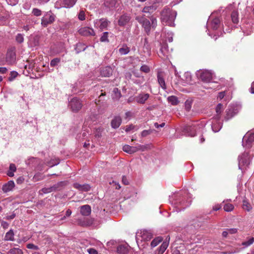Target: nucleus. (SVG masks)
<instances>
[{"label":"nucleus","instance_id":"bf43d9fd","mask_svg":"<svg viewBox=\"0 0 254 254\" xmlns=\"http://www.w3.org/2000/svg\"><path fill=\"white\" fill-rule=\"evenodd\" d=\"M27 248L28 249H33V250H36L38 249V246H35V245H34L33 244H27Z\"/></svg>","mask_w":254,"mask_h":254},{"label":"nucleus","instance_id":"c9c22d12","mask_svg":"<svg viewBox=\"0 0 254 254\" xmlns=\"http://www.w3.org/2000/svg\"><path fill=\"white\" fill-rule=\"evenodd\" d=\"M168 100L173 105H176L179 103L177 97L175 96L169 97Z\"/></svg>","mask_w":254,"mask_h":254},{"label":"nucleus","instance_id":"4c0bfd02","mask_svg":"<svg viewBox=\"0 0 254 254\" xmlns=\"http://www.w3.org/2000/svg\"><path fill=\"white\" fill-rule=\"evenodd\" d=\"M168 246V244L167 242H163L161 246L160 247L159 250V254H162L166 250Z\"/></svg>","mask_w":254,"mask_h":254},{"label":"nucleus","instance_id":"9b49d317","mask_svg":"<svg viewBox=\"0 0 254 254\" xmlns=\"http://www.w3.org/2000/svg\"><path fill=\"white\" fill-rule=\"evenodd\" d=\"M157 7L158 3L156 2H154L150 5H146L144 6L142 10V12L144 13H152L156 10Z\"/></svg>","mask_w":254,"mask_h":254},{"label":"nucleus","instance_id":"dca6fc26","mask_svg":"<svg viewBox=\"0 0 254 254\" xmlns=\"http://www.w3.org/2000/svg\"><path fill=\"white\" fill-rule=\"evenodd\" d=\"M14 183L12 181H9L2 186V190L4 192H7L12 190L14 187Z\"/></svg>","mask_w":254,"mask_h":254},{"label":"nucleus","instance_id":"f03ea898","mask_svg":"<svg viewBox=\"0 0 254 254\" xmlns=\"http://www.w3.org/2000/svg\"><path fill=\"white\" fill-rule=\"evenodd\" d=\"M135 19L142 25L144 31L149 35L151 30V23L150 21L143 16H137Z\"/></svg>","mask_w":254,"mask_h":254},{"label":"nucleus","instance_id":"774afa93","mask_svg":"<svg viewBox=\"0 0 254 254\" xmlns=\"http://www.w3.org/2000/svg\"><path fill=\"white\" fill-rule=\"evenodd\" d=\"M185 107H186V110L188 111H190V110L191 108V105L189 103H188L187 101L185 103Z\"/></svg>","mask_w":254,"mask_h":254},{"label":"nucleus","instance_id":"0e129e2a","mask_svg":"<svg viewBox=\"0 0 254 254\" xmlns=\"http://www.w3.org/2000/svg\"><path fill=\"white\" fill-rule=\"evenodd\" d=\"M227 231L228 232V234H235L237 232V230L236 229H227Z\"/></svg>","mask_w":254,"mask_h":254},{"label":"nucleus","instance_id":"603ef678","mask_svg":"<svg viewBox=\"0 0 254 254\" xmlns=\"http://www.w3.org/2000/svg\"><path fill=\"white\" fill-rule=\"evenodd\" d=\"M254 242V239L253 237L250 238V239L246 242L243 243V245L245 246H249L252 245Z\"/></svg>","mask_w":254,"mask_h":254},{"label":"nucleus","instance_id":"20e7f679","mask_svg":"<svg viewBox=\"0 0 254 254\" xmlns=\"http://www.w3.org/2000/svg\"><path fill=\"white\" fill-rule=\"evenodd\" d=\"M69 106L72 112H77L81 109L82 104L78 99L73 98L70 100Z\"/></svg>","mask_w":254,"mask_h":254},{"label":"nucleus","instance_id":"c85d7f7f","mask_svg":"<svg viewBox=\"0 0 254 254\" xmlns=\"http://www.w3.org/2000/svg\"><path fill=\"white\" fill-rule=\"evenodd\" d=\"M243 208L248 211L252 210V207L251 204L246 200H244L243 201Z\"/></svg>","mask_w":254,"mask_h":254},{"label":"nucleus","instance_id":"864d4df0","mask_svg":"<svg viewBox=\"0 0 254 254\" xmlns=\"http://www.w3.org/2000/svg\"><path fill=\"white\" fill-rule=\"evenodd\" d=\"M136 148L137 149V151L138 150H141L142 151H144L145 150L147 149L148 145H138L137 146H136Z\"/></svg>","mask_w":254,"mask_h":254},{"label":"nucleus","instance_id":"ea45409f","mask_svg":"<svg viewBox=\"0 0 254 254\" xmlns=\"http://www.w3.org/2000/svg\"><path fill=\"white\" fill-rule=\"evenodd\" d=\"M162 241V239L160 237L154 239L151 243L152 247H155L157 246Z\"/></svg>","mask_w":254,"mask_h":254},{"label":"nucleus","instance_id":"052dcab7","mask_svg":"<svg viewBox=\"0 0 254 254\" xmlns=\"http://www.w3.org/2000/svg\"><path fill=\"white\" fill-rule=\"evenodd\" d=\"M9 170L12 171L13 172H15L16 170V168L14 164H10L9 168Z\"/></svg>","mask_w":254,"mask_h":254},{"label":"nucleus","instance_id":"a18cd8bd","mask_svg":"<svg viewBox=\"0 0 254 254\" xmlns=\"http://www.w3.org/2000/svg\"><path fill=\"white\" fill-rule=\"evenodd\" d=\"M140 70L145 73H148L150 72V69L148 65L144 64L141 66Z\"/></svg>","mask_w":254,"mask_h":254},{"label":"nucleus","instance_id":"39448f33","mask_svg":"<svg viewBox=\"0 0 254 254\" xmlns=\"http://www.w3.org/2000/svg\"><path fill=\"white\" fill-rule=\"evenodd\" d=\"M5 59L8 64L12 65L15 63L16 54L14 50L10 49L7 51Z\"/></svg>","mask_w":254,"mask_h":254},{"label":"nucleus","instance_id":"bb28decb","mask_svg":"<svg viewBox=\"0 0 254 254\" xmlns=\"http://www.w3.org/2000/svg\"><path fill=\"white\" fill-rule=\"evenodd\" d=\"M114 95L113 98L114 100H118L121 97V93L118 88H114L113 89Z\"/></svg>","mask_w":254,"mask_h":254},{"label":"nucleus","instance_id":"4be33fe9","mask_svg":"<svg viewBox=\"0 0 254 254\" xmlns=\"http://www.w3.org/2000/svg\"><path fill=\"white\" fill-rule=\"evenodd\" d=\"M143 52L146 53L147 55H150L151 53V47L148 42L147 39L145 38L144 46L143 47Z\"/></svg>","mask_w":254,"mask_h":254},{"label":"nucleus","instance_id":"e433bc0d","mask_svg":"<svg viewBox=\"0 0 254 254\" xmlns=\"http://www.w3.org/2000/svg\"><path fill=\"white\" fill-rule=\"evenodd\" d=\"M234 208V206L232 204L226 203L224 205L223 209L225 211L230 212L232 211Z\"/></svg>","mask_w":254,"mask_h":254},{"label":"nucleus","instance_id":"3c124183","mask_svg":"<svg viewBox=\"0 0 254 254\" xmlns=\"http://www.w3.org/2000/svg\"><path fill=\"white\" fill-rule=\"evenodd\" d=\"M32 13L35 16H40L41 15L42 12H41V10H40L38 8H34L32 10Z\"/></svg>","mask_w":254,"mask_h":254},{"label":"nucleus","instance_id":"0eeeda50","mask_svg":"<svg viewBox=\"0 0 254 254\" xmlns=\"http://www.w3.org/2000/svg\"><path fill=\"white\" fill-rule=\"evenodd\" d=\"M199 78L204 82H209L212 79V74L210 71L203 70L200 74Z\"/></svg>","mask_w":254,"mask_h":254},{"label":"nucleus","instance_id":"4468645a","mask_svg":"<svg viewBox=\"0 0 254 254\" xmlns=\"http://www.w3.org/2000/svg\"><path fill=\"white\" fill-rule=\"evenodd\" d=\"M140 236L142 239L145 241H148L152 238V234L147 230H144L140 233Z\"/></svg>","mask_w":254,"mask_h":254},{"label":"nucleus","instance_id":"a19ab883","mask_svg":"<svg viewBox=\"0 0 254 254\" xmlns=\"http://www.w3.org/2000/svg\"><path fill=\"white\" fill-rule=\"evenodd\" d=\"M154 131H155V130L151 129L148 130H144L141 132V136L142 137H145L148 135L153 133Z\"/></svg>","mask_w":254,"mask_h":254},{"label":"nucleus","instance_id":"ddd939ff","mask_svg":"<svg viewBox=\"0 0 254 254\" xmlns=\"http://www.w3.org/2000/svg\"><path fill=\"white\" fill-rule=\"evenodd\" d=\"M149 97V94L148 93L140 94L136 97V101L138 103L144 104Z\"/></svg>","mask_w":254,"mask_h":254},{"label":"nucleus","instance_id":"de8ad7c7","mask_svg":"<svg viewBox=\"0 0 254 254\" xmlns=\"http://www.w3.org/2000/svg\"><path fill=\"white\" fill-rule=\"evenodd\" d=\"M102 129L101 128H98L96 129L94 132V135L96 137L99 138L102 136Z\"/></svg>","mask_w":254,"mask_h":254},{"label":"nucleus","instance_id":"2f4dec72","mask_svg":"<svg viewBox=\"0 0 254 254\" xmlns=\"http://www.w3.org/2000/svg\"><path fill=\"white\" fill-rule=\"evenodd\" d=\"M245 139H246L248 147L250 146L251 143L254 141V134H251L248 137L245 136Z\"/></svg>","mask_w":254,"mask_h":254},{"label":"nucleus","instance_id":"680f3d73","mask_svg":"<svg viewBox=\"0 0 254 254\" xmlns=\"http://www.w3.org/2000/svg\"><path fill=\"white\" fill-rule=\"evenodd\" d=\"M122 182L125 185H128L129 183L127 181V179L126 176H123L122 178Z\"/></svg>","mask_w":254,"mask_h":254},{"label":"nucleus","instance_id":"7c9ffc66","mask_svg":"<svg viewBox=\"0 0 254 254\" xmlns=\"http://www.w3.org/2000/svg\"><path fill=\"white\" fill-rule=\"evenodd\" d=\"M231 18L234 23H238L239 22L238 13L236 11H233L231 13Z\"/></svg>","mask_w":254,"mask_h":254},{"label":"nucleus","instance_id":"338daca9","mask_svg":"<svg viewBox=\"0 0 254 254\" xmlns=\"http://www.w3.org/2000/svg\"><path fill=\"white\" fill-rule=\"evenodd\" d=\"M7 69L4 67H0V73L4 74L6 72Z\"/></svg>","mask_w":254,"mask_h":254},{"label":"nucleus","instance_id":"a878e982","mask_svg":"<svg viewBox=\"0 0 254 254\" xmlns=\"http://www.w3.org/2000/svg\"><path fill=\"white\" fill-rule=\"evenodd\" d=\"M129 51V48L126 45H124L122 48L119 49V52L122 55H126L128 54Z\"/></svg>","mask_w":254,"mask_h":254},{"label":"nucleus","instance_id":"b1692460","mask_svg":"<svg viewBox=\"0 0 254 254\" xmlns=\"http://www.w3.org/2000/svg\"><path fill=\"white\" fill-rule=\"evenodd\" d=\"M220 23V20L218 18H214L210 23V27L214 30L217 29Z\"/></svg>","mask_w":254,"mask_h":254},{"label":"nucleus","instance_id":"412c9836","mask_svg":"<svg viewBox=\"0 0 254 254\" xmlns=\"http://www.w3.org/2000/svg\"><path fill=\"white\" fill-rule=\"evenodd\" d=\"M158 82L160 86L163 89H166V86L164 78H163L161 72H158L157 74Z\"/></svg>","mask_w":254,"mask_h":254},{"label":"nucleus","instance_id":"09e8293b","mask_svg":"<svg viewBox=\"0 0 254 254\" xmlns=\"http://www.w3.org/2000/svg\"><path fill=\"white\" fill-rule=\"evenodd\" d=\"M16 41L19 43H22L24 41V38L21 34H18L16 36Z\"/></svg>","mask_w":254,"mask_h":254},{"label":"nucleus","instance_id":"a211bd4d","mask_svg":"<svg viewBox=\"0 0 254 254\" xmlns=\"http://www.w3.org/2000/svg\"><path fill=\"white\" fill-rule=\"evenodd\" d=\"M122 123V119L119 116L115 117L111 121V127L114 128H118Z\"/></svg>","mask_w":254,"mask_h":254},{"label":"nucleus","instance_id":"c03bdc74","mask_svg":"<svg viewBox=\"0 0 254 254\" xmlns=\"http://www.w3.org/2000/svg\"><path fill=\"white\" fill-rule=\"evenodd\" d=\"M18 73L16 71H12L10 73V76L8 77V80L9 81H12L17 76Z\"/></svg>","mask_w":254,"mask_h":254},{"label":"nucleus","instance_id":"5701e85b","mask_svg":"<svg viewBox=\"0 0 254 254\" xmlns=\"http://www.w3.org/2000/svg\"><path fill=\"white\" fill-rule=\"evenodd\" d=\"M117 250L119 254H127L128 252V248L126 245H120L117 247Z\"/></svg>","mask_w":254,"mask_h":254},{"label":"nucleus","instance_id":"473e14b6","mask_svg":"<svg viewBox=\"0 0 254 254\" xmlns=\"http://www.w3.org/2000/svg\"><path fill=\"white\" fill-rule=\"evenodd\" d=\"M101 24L100 25V28L101 30H103L106 29L108 26L109 23L110 22L106 19H100Z\"/></svg>","mask_w":254,"mask_h":254},{"label":"nucleus","instance_id":"f3484780","mask_svg":"<svg viewBox=\"0 0 254 254\" xmlns=\"http://www.w3.org/2000/svg\"><path fill=\"white\" fill-rule=\"evenodd\" d=\"M113 70L110 66L103 67L101 70V75L104 77H110L112 75Z\"/></svg>","mask_w":254,"mask_h":254},{"label":"nucleus","instance_id":"7ed1b4c3","mask_svg":"<svg viewBox=\"0 0 254 254\" xmlns=\"http://www.w3.org/2000/svg\"><path fill=\"white\" fill-rule=\"evenodd\" d=\"M55 19V16L51 11L48 12L41 19V24L44 27H47L48 25L53 23Z\"/></svg>","mask_w":254,"mask_h":254},{"label":"nucleus","instance_id":"9d476101","mask_svg":"<svg viewBox=\"0 0 254 254\" xmlns=\"http://www.w3.org/2000/svg\"><path fill=\"white\" fill-rule=\"evenodd\" d=\"M73 187L81 191H88L90 190L91 187L89 184H84L83 185L79 184L77 183H75L73 185Z\"/></svg>","mask_w":254,"mask_h":254},{"label":"nucleus","instance_id":"72a5a7b5","mask_svg":"<svg viewBox=\"0 0 254 254\" xmlns=\"http://www.w3.org/2000/svg\"><path fill=\"white\" fill-rule=\"evenodd\" d=\"M65 7H72L76 2V0H63Z\"/></svg>","mask_w":254,"mask_h":254},{"label":"nucleus","instance_id":"aec40b11","mask_svg":"<svg viewBox=\"0 0 254 254\" xmlns=\"http://www.w3.org/2000/svg\"><path fill=\"white\" fill-rule=\"evenodd\" d=\"M124 151L129 154H132L137 151L136 146H131L128 145H125L123 147Z\"/></svg>","mask_w":254,"mask_h":254},{"label":"nucleus","instance_id":"e2e57ef3","mask_svg":"<svg viewBox=\"0 0 254 254\" xmlns=\"http://www.w3.org/2000/svg\"><path fill=\"white\" fill-rule=\"evenodd\" d=\"M134 127L132 125L127 126L125 130L126 132L129 131L130 130L133 129L134 128Z\"/></svg>","mask_w":254,"mask_h":254},{"label":"nucleus","instance_id":"79ce46f5","mask_svg":"<svg viewBox=\"0 0 254 254\" xmlns=\"http://www.w3.org/2000/svg\"><path fill=\"white\" fill-rule=\"evenodd\" d=\"M44 176L40 173H37L35 174L33 177L34 181H39L44 179Z\"/></svg>","mask_w":254,"mask_h":254},{"label":"nucleus","instance_id":"8fccbe9b","mask_svg":"<svg viewBox=\"0 0 254 254\" xmlns=\"http://www.w3.org/2000/svg\"><path fill=\"white\" fill-rule=\"evenodd\" d=\"M223 110V105L222 104H218L216 107V112L218 115L221 114Z\"/></svg>","mask_w":254,"mask_h":254},{"label":"nucleus","instance_id":"6e6d98bb","mask_svg":"<svg viewBox=\"0 0 254 254\" xmlns=\"http://www.w3.org/2000/svg\"><path fill=\"white\" fill-rule=\"evenodd\" d=\"M78 17L80 20H84L85 19V13L83 10L79 12Z\"/></svg>","mask_w":254,"mask_h":254},{"label":"nucleus","instance_id":"cd10ccee","mask_svg":"<svg viewBox=\"0 0 254 254\" xmlns=\"http://www.w3.org/2000/svg\"><path fill=\"white\" fill-rule=\"evenodd\" d=\"M4 239L7 241H13L14 240V233L12 230H10L7 232L5 236Z\"/></svg>","mask_w":254,"mask_h":254},{"label":"nucleus","instance_id":"37998d69","mask_svg":"<svg viewBox=\"0 0 254 254\" xmlns=\"http://www.w3.org/2000/svg\"><path fill=\"white\" fill-rule=\"evenodd\" d=\"M108 32H105L103 33V35L100 38V41L101 42H108Z\"/></svg>","mask_w":254,"mask_h":254},{"label":"nucleus","instance_id":"393cba45","mask_svg":"<svg viewBox=\"0 0 254 254\" xmlns=\"http://www.w3.org/2000/svg\"><path fill=\"white\" fill-rule=\"evenodd\" d=\"M117 2V0H105L104 4L108 8H113L116 6Z\"/></svg>","mask_w":254,"mask_h":254},{"label":"nucleus","instance_id":"69168bd1","mask_svg":"<svg viewBox=\"0 0 254 254\" xmlns=\"http://www.w3.org/2000/svg\"><path fill=\"white\" fill-rule=\"evenodd\" d=\"M24 180V179L23 177H20L17 179L16 182L17 184H20L23 182Z\"/></svg>","mask_w":254,"mask_h":254},{"label":"nucleus","instance_id":"423d86ee","mask_svg":"<svg viewBox=\"0 0 254 254\" xmlns=\"http://www.w3.org/2000/svg\"><path fill=\"white\" fill-rule=\"evenodd\" d=\"M183 131L187 136H194L196 134L195 126L194 125H186L184 127Z\"/></svg>","mask_w":254,"mask_h":254},{"label":"nucleus","instance_id":"58836bf2","mask_svg":"<svg viewBox=\"0 0 254 254\" xmlns=\"http://www.w3.org/2000/svg\"><path fill=\"white\" fill-rule=\"evenodd\" d=\"M8 254H23V252L21 249L13 248L9 251Z\"/></svg>","mask_w":254,"mask_h":254},{"label":"nucleus","instance_id":"1a4fd4ad","mask_svg":"<svg viewBox=\"0 0 254 254\" xmlns=\"http://www.w3.org/2000/svg\"><path fill=\"white\" fill-rule=\"evenodd\" d=\"M250 158L248 154H243L239 158V168L242 169L244 166H248L250 164Z\"/></svg>","mask_w":254,"mask_h":254},{"label":"nucleus","instance_id":"6e6552de","mask_svg":"<svg viewBox=\"0 0 254 254\" xmlns=\"http://www.w3.org/2000/svg\"><path fill=\"white\" fill-rule=\"evenodd\" d=\"M79 34L83 36H94L95 33L94 30L88 27H84L78 30Z\"/></svg>","mask_w":254,"mask_h":254},{"label":"nucleus","instance_id":"f704fd0d","mask_svg":"<svg viewBox=\"0 0 254 254\" xmlns=\"http://www.w3.org/2000/svg\"><path fill=\"white\" fill-rule=\"evenodd\" d=\"M87 48V46L85 47L84 45L81 43H78L76 44V47L75 50L77 53H79L81 51H84Z\"/></svg>","mask_w":254,"mask_h":254},{"label":"nucleus","instance_id":"c756f323","mask_svg":"<svg viewBox=\"0 0 254 254\" xmlns=\"http://www.w3.org/2000/svg\"><path fill=\"white\" fill-rule=\"evenodd\" d=\"M65 184L64 182H60L58 183L57 184L53 185L52 188L54 191H56L58 190H60L61 188L64 186Z\"/></svg>","mask_w":254,"mask_h":254},{"label":"nucleus","instance_id":"2eb2a0df","mask_svg":"<svg viewBox=\"0 0 254 254\" xmlns=\"http://www.w3.org/2000/svg\"><path fill=\"white\" fill-rule=\"evenodd\" d=\"M91 208L89 205H84L80 207V213L83 216H89L91 214Z\"/></svg>","mask_w":254,"mask_h":254},{"label":"nucleus","instance_id":"4d7b16f0","mask_svg":"<svg viewBox=\"0 0 254 254\" xmlns=\"http://www.w3.org/2000/svg\"><path fill=\"white\" fill-rule=\"evenodd\" d=\"M151 20V26H152L153 28H155L157 25V19L155 18H154L153 17H151L150 18Z\"/></svg>","mask_w":254,"mask_h":254},{"label":"nucleus","instance_id":"6ab92c4d","mask_svg":"<svg viewBox=\"0 0 254 254\" xmlns=\"http://www.w3.org/2000/svg\"><path fill=\"white\" fill-rule=\"evenodd\" d=\"M130 17L127 14L122 15L118 20V24L120 26H124L126 25L130 20Z\"/></svg>","mask_w":254,"mask_h":254},{"label":"nucleus","instance_id":"49530a36","mask_svg":"<svg viewBox=\"0 0 254 254\" xmlns=\"http://www.w3.org/2000/svg\"><path fill=\"white\" fill-rule=\"evenodd\" d=\"M60 62V59L59 58H55L51 61L50 65L52 67H54L57 65Z\"/></svg>","mask_w":254,"mask_h":254},{"label":"nucleus","instance_id":"13d9d810","mask_svg":"<svg viewBox=\"0 0 254 254\" xmlns=\"http://www.w3.org/2000/svg\"><path fill=\"white\" fill-rule=\"evenodd\" d=\"M87 252L89 254H98V253L97 250L93 248H89L87 249Z\"/></svg>","mask_w":254,"mask_h":254},{"label":"nucleus","instance_id":"f8f14e48","mask_svg":"<svg viewBox=\"0 0 254 254\" xmlns=\"http://www.w3.org/2000/svg\"><path fill=\"white\" fill-rule=\"evenodd\" d=\"M237 114L236 109L234 108L231 107L228 108L226 110V115L225 116V121H227L232 119Z\"/></svg>","mask_w":254,"mask_h":254},{"label":"nucleus","instance_id":"f257e3e1","mask_svg":"<svg viewBox=\"0 0 254 254\" xmlns=\"http://www.w3.org/2000/svg\"><path fill=\"white\" fill-rule=\"evenodd\" d=\"M176 16V12L168 7H165L161 13L162 22L170 26H174V22Z\"/></svg>","mask_w":254,"mask_h":254},{"label":"nucleus","instance_id":"5fc2aeb1","mask_svg":"<svg viewBox=\"0 0 254 254\" xmlns=\"http://www.w3.org/2000/svg\"><path fill=\"white\" fill-rule=\"evenodd\" d=\"M41 190L44 193H50V192L53 191V190L52 189V187H49V188H43Z\"/></svg>","mask_w":254,"mask_h":254}]
</instances>
